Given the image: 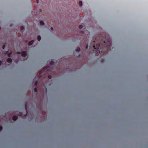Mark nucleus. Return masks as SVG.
<instances>
[{
  "label": "nucleus",
  "mask_w": 148,
  "mask_h": 148,
  "mask_svg": "<svg viewBox=\"0 0 148 148\" xmlns=\"http://www.w3.org/2000/svg\"><path fill=\"white\" fill-rule=\"evenodd\" d=\"M95 41H96V39H95Z\"/></svg>",
  "instance_id": "obj_27"
},
{
  "label": "nucleus",
  "mask_w": 148,
  "mask_h": 148,
  "mask_svg": "<svg viewBox=\"0 0 148 148\" xmlns=\"http://www.w3.org/2000/svg\"><path fill=\"white\" fill-rule=\"evenodd\" d=\"M93 43H94V44H95V41H93Z\"/></svg>",
  "instance_id": "obj_26"
},
{
  "label": "nucleus",
  "mask_w": 148,
  "mask_h": 148,
  "mask_svg": "<svg viewBox=\"0 0 148 148\" xmlns=\"http://www.w3.org/2000/svg\"><path fill=\"white\" fill-rule=\"evenodd\" d=\"M41 38L40 36L39 35L37 37V39L38 41H40L41 40Z\"/></svg>",
  "instance_id": "obj_9"
},
{
  "label": "nucleus",
  "mask_w": 148,
  "mask_h": 148,
  "mask_svg": "<svg viewBox=\"0 0 148 148\" xmlns=\"http://www.w3.org/2000/svg\"><path fill=\"white\" fill-rule=\"evenodd\" d=\"M51 30H53V27H51Z\"/></svg>",
  "instance_id": "obj_25"
},
{
  "label": "nucleus",
  "mask_w": 148,
  "mask_h": 148,
  "mask_svg": "<svg viewBox=\"0 0 148 148\" xmlns=\"http://www.w3.org/2000/svg\"><path fill=\"white\" fill-rule=\"evenodd\" d=\"M5 45H3L2 47V49H4L5 48Z\"/></svg>",
  "instance_id": "obj_20"
},
{
  "label": "nucleus",
  "mask_w": 148,
  "mask_h": 148,
  "mask_svg": "<svg viewBox=\"0 0 148 148\" xmlns=\"http://www.w3.org/2000/svg\"><path fill=\"white\" fill-rule=\"evenodd\" d=\"M49 67V66H46L44 67L40 72V75H39L37 76L36 78H37V79H39L41 78V74H42L45 71H47Z\"/></svg>",
  "instance_id": "obj_2"
},
{
  "label": "nucleus",
  "mask_w": 148,
  "mask_h": 148,
  "mask_svg": "<svg viewBox=\"0 0 148 148\" xmlns=\"http://www.w3.org/2000/svg\"><path fill=\"white\" fill-rule=\"evenodd\" d=\"M40 23L41 25H43L44 24V22L42 21H41L40 22Z\"/></svg>",
  "instance_id": "obj_12"
},
{
  "label": "nucleus",
  "mask_w": 148,
  "mask_h": 148,
  "mask_svg": "<svg viewBox=\"0 0 148 148\" xmlns=\"http://www.w3.org/2000/svg\"><path fill=\"white\" fill-rule=\"evenodd\" d=\"M1 29V27H0V29Z\"/></svg>",
  "instance_id": "obj_29"
},
{
  "label": "nucleus",
  "mask_w": 148,
  "mask_h": 148,
  "mask_svg": "<svg viewBox=\"0 0 148 148\" xmlns=\"http://www.w3.org/2000/svg\"><path fill=\"white\" fill-rule=\"evenodd\" d=\"M34 40H32L30 41V42H29L28 43V45L29 46H30L32 45L33 43H34Z\"/></svg>",
  "instance_id": "obj_7"
},
{
  "label": "nucleus",
  "mask_w": 148,
  "mask_h": 148,
  "mask_svg": "<svg viewBox=\"0 0 148 148\" xmlns=\"http://www.w3.org/2000/svg\"><path fill=\"white\" fill-rule=\"evenodd\" d=\"M18 115L21 117H22V113L21 112H19Z\"/></svg>",
  "instance_id": "obj_17"
},
{
  "label": "nucleus",
  "mask_w": 148,
  "mask_h": 148,
  "mask_svg": "<svg viewBox=\"0 0 148 148\" xmlns=\"http://www.w3.org/2000/svg\"><path fill=\"white\" fill-rule=\"evenodd\" d=\"M38 82V81L37 80H36L35 82V86H36Z\"/></svg>",
  "instance_id": "obj_16"
},
{
  "label": "nucleus",
  "mask_w": 148,
  "mask_h": 148,
  "mask_svg": "<svg viewBox=\"0 0 148 148\" xmlns=\"http://www.w3.org/2000/svg\"><path fill=\"white\" fill-rule=\"evenodd\" d=\"M5 54H7L8 56V57H10L11 56V55H12V52H10V53H9V52L8 51H6L5 52Z\"/></svg>",
  "instance_id": "obj_4"
},
{
  "label": "nucleus",
  "mask_w": 148,
  "mask_h": 148,
  "mask_svg": "<svg viewBox=\"0 0 148 148\" xmlns=\"http://www.w3.org/2000/svg\"><path fill=\"white\" fill-rule=\"evenodd\" d=\"M79 5L80 6H82V2L81 1H79Z\"/></svg>",
  "instance_id": "obj_14"
},
{
  "label": "nucleus",
  "mask_w": 148,
  "mask_h": 148,
  "mask_svg": "<svg viewBox=\"0 0 148 148\" xmlns=\"http://www.w3.org/2000/svg\"><path fill=\"white\" fill-rule=\"evenodd\" d=\"M88 47V45H87L86 47V49H87Z\"/></svg>",
  "instance_id": "obj_22"
},
{
  "label": "nucleus",
  "mask_w": 148,
  "mask_h": 148,
  "mask_svg": "<svg viewBox=\"0 0 148 148\" xmlns=\"http://www.w3.org/2000/svg\"><path fill=\"white\" fill-rule=\"evenodd\" d=\"M18 54H21L22 56L25 57L27 56V53L26 51H23L21 52H17Z\"/></svg>",
  "instance_id": "obj_3"
},
{
  "label": "nucleus",
  "mask_w": 148,
  "mask_h": 148,
  "mask_svg": "<svg viewBox=\"0 0 148 148\" xmlns=\"http://www.w3.org/2000/svg\"><path fill=\"white\" fill-rule=\"evenodd\" d=\"M20 29L21 30H23L24 29V27L23 26H21L20 27Z\"/></svg>",
  "instance_id": "obj_15"
},
{
  "label": "nucleus",
  "mask_w": 148,
  "mask_h": 148,
  "mask_svg": "<svg viewBox=\"0 0 148 148\" xmlns=\"http://www.w3.org/2000/svg\"><path fill=\"white\" fill-rule=\"evenodd\" d=\"M25 108L26 112V114L25 115V117L28 113V112H27V104H25Z\"/></svg>",
  "instance_id": "obj_8"
},
{
  "label": "nucleus",
  "mask_w": 148,
  "mask_h": 148,
  "mask_svg": "<svg viewBox=\"0 0 148 148\" xmlns=\"http://www.w3.org/2000/svg\"><path fill=\"white\" fill-rule=\"evenodd\" d=\"M34 90V91H35V92H37V88H36V87L35 88Z\"/></svg>",
  "instance_id": "obj_19"
},
{
  "label": "nucleus",
  "mask_w": 148,
  "mask_h": 148,
  "mask_svg": "<svg viewBox=\"0 0 148 148\" xmlns=\"http://www.w3.org/2000/svg\"><path fill=\"white\" fill-rule=\"evenodd\" d=\"M2 63V61L1 60H0V66L1 65Z\"/></svg>",
  "instance_id": "obj_24"
},
{
  "label": "nucleus",
  "mask_w": 148,
  "mask_h": 148,
  "mask_svg": "<svg viewBox=\"0 0 148 148\" xmlns=\"http://www.w3.org/2000/svg\"><path fill=\"white\" fill-rule=\"evenodd\" d=\"M7 61L8 63H10L12 62V60L10 58H8L7 59Z\"/></svg>",
  "instance_id": "obj_5"
},
{
  "label": "nucleus",
  "mask_w": 148,
  "mask_h": 148,
  "mask_svg": "<svg viewBox=\"0 0 148 148\" xmlns=\"http://www.w3.org/2000/svg\"><path fill=\"white\" fill-rule=\"evenodd\" d=\"M80 48L79 47H77L76 49V51H77L79 52L80 51Z\"/></svg>",
  "instance_id": "obj_13"
},
{
  "label": "nucleus",
  "mask_w": 148,
  "mask_h": 148,
  "mask_svg": "<svg viewBox=\"0 0 148 148\" xmlns=\"http://www.w3.org/2000/svg\"><path fill=\"white\" fill-rule=\"evenodd\" d=\"M18 117L16 116H13L12 119L14 121H15L17 120Z\"/></svg>",
  "instance_id": "obj_6"
},
{
  "label": "nucleus",
  "mask_w": 148,
  "mask_h": 148,
  "mask_svg": "<svg viewBox=\"0 0 148 148\" xmlns=\"http://www.w3.org/2000/svg\"><path fill=\"white\" fill-rule=\"evenodd\" d=\"M106 40L101 42H98L93 46L94 50L92 53L95 56L98 55L99 53H106L110 50L111 46V42L110 40L107 39L105 37Z\"/></svg>",
  "instance_id": "obj_1"
},
{
  "label": "nucleus",
  "mask_w": 148,
  "mask_h": 148,
  "mask_svg": "<svg viewBox=\"0 0 148 148\" xmlns=\"http://www.w3.org/2000/svg\"><path fill=\"white\" fill-rule=\"evenodd\" d=\"M26 60V59H24V60Z\"/></svg>",
  "instance_id": "obj_28"
},
{
  "label": "nucleus",
  "mask_w": 148,
  "mask_h": 148,
  "mask_svg": "<svg viewBox=\"0 0 148 148\" xmlns=\"http://www.w3.org/2000/svg\"><path fill=\"white\" fill-rule=\"evenodd\" d=\"M83 27V25L82 24H81L79 25V28L80 29H82V28Z\"/></svg>",
  "instance_id": "obj_11"
},
{
  "label": "nucleus",
  "mask_w": 148,
  "mask_h": 148,
  "mask_svg": "<svg viewBox=\"0 0 148 148\" xmlns=\"http://www.w3.org/2000/svg\"><path fill=\"white\" fill-rule=\"evenodd\" d=\"M36 2L37 3H38L39 2V0H36Z\"/></svg>",
  "instance_id": "obj_23"
},
{
  "label": "nucleus",
  "mask_w": 148,
  "mask_h": 148,
  "mask_svg": "<svg viewBox=\"0 0 148 148\" xmlns=\"http://www.w3.org/2000/svg\"><path fill=\"white\" fill-rule=\"evenodd\" d=\"M48 78L49 79H51V76L50 75H49L48 76Z\"/></svg>",
  "instance_id": "obj_18"
},
{
  "label": "nucleus",
  "mask_w": 148,
  "mask_h": 148,
  "mask_svg": "<svg viewBox=\"0 0 148 148\" xmlns=\"http://www.w3.org/2000/svg\"><path fill=\"white\" fill-rule=\"evenodd\" d=\"M2 129V127L1 126H0V131Z\"/></svg>",
  "instance_id": "obj_21"
},
{
  "label": "nucleus",
  "mask_w": 148,
  "mask_h": 148,
  "mask_svg": "<svg viewBox=\"0 0 148 148\" xmlns=\"http://www.w3.org/2000/svg\"><path fill=\"white\" fill-rule=\"evenodd\" d=\"M54 64V62L53 61H51L50 62V64L51 65H53Z\"/></svg>",
  "instance_id": "obj_10"
}]
</instances>
